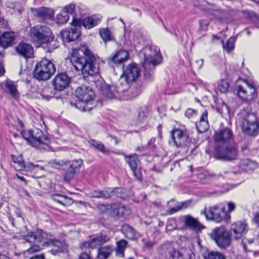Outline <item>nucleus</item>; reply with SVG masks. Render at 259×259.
<instances>
[{
	"label": "nucleus",
	"mask_w": 259,
	"mask_h": 259,
	"mask_svg": "<svg viewBox=\"0 0 259 259\" xmlns=\"http://www.w3.org/2000/svg\"><path fill=\"white\" fill-rule=\"evenodd\" d=\"M207 115V111L205 110L201 114L200 121L195 123L197 131L200 133H203L206 132L209 128Z\"/></svg>",
	"instance_id": "obj_29"
},
{
	"label": "nucleus",
	"mask_w": 259,
	"mask_h": 259,
	"mask_svg": "<svg viewBox=\"0 0 259 259\" xmlns=\"http://www.w3.org/2000/svg\"><path fill=\"white\" fill-rule=\"evenodd\" d=\"M110 214L114 218L123 217L127 212V208L125 205L113 203L111 205Z\"/></svg>",
	"instance_id": "obj_27"
},
{
	"label": "nucleus",
	"mask_w": 259,
	"mask_h": 259,
	"mask_svg": "<svg viewBox=\"0 0 259 259\" xmlns=\"http://www.w3.org/2000/svg\"><path fill=\"white\" fill-rule=\"evenodd\" d=\"M29 36L32 41L39 44H49L54 38L50 28L45 25H37L31 28Z\"/></svg>",
	"instance_id": "obj_8"
},
{
	"label": "nucleus",
	"mask_w": 259,
	"mask_h": 259,
	"mask_svg": "<svg viewBox=\"0 0 259 259\" xmlns=\"http://www.w3.org/2000/svg\"><path fill=\"white\" fill-rule=\"evenodd\" d=\"M142 243L144 250H149L152 248L156 241L154 239H151L149 237H144L142 239Z\"/></svg>",
	"instance_id": "obj_42"
},
{
	"label": "nucleus",
	"mask_w": 259,
	"mask_h": 259,
	"mask_svg": "<svg viewBox=\"0 0 259 259\" xmlns=\"http://www.w3.org/2000/svg\"><path fill=\"white\" fill-rule=\"evenodd\" d=\"M99 34L103 40L106 42L114 39L111 31L108 28H102L100 30Z\"/></svg>",
	"instance_id": "obj_39"
},
{
	"label": "nucleus",
	"mask_w": 259,
	"mask_h": 259,
	"mask_svg": "<svg viewBox=\"0 0 259 259\" xmlns=\"http://www.w3.org/2000/svg\"><path fill=\"white\" fill-rule=\"evenodd\" d=\"M89 196L91 198H100V190H97L91 192L89 194Z\"/></svg>",
	"instance_id": "obj_61"
},
{
	"label": "nucleus",
	"mask_w": 259,
	"mask_h": 259,
	"mask_svg": "<svg viewBox=\"0 0 259 259\" xmlns=\"http://www.w3.org/2000/svg\"><path fill=\"white\" fill-rule=\"evenodd\" d=\"M247 224L242 222H237L232 225L231 235H233L236 240L240 239L246 232Z\"/></svg>",
	"instance_id": "obj_25"
},
{
	"label": "nucleus",
	"mask_w": 259,
	"mask_h": 259,
	"mask_svg": "<svg viewBox=\"0 0 259 259\" xmlns=\"http://www.w3.org/2000/svg\"><path fill=\"white\" fill-rule=\"evenodd\" d=\"M124 158L131 169L139 166L140 160L137 154H133L130 155H125Z\"/></svg>",
	"instance_id": "obj_38"
},
{
	"label": "nucleus",
	"mask_w": 259,
	"mask_h": 259,
	"mask_svg": "<svg viewBox=\"0 0 259 259\" xmlns=\"http://www.w3.org/2000/svg\"><path fill=\"white\" fill-rule=\"evenodd\" d=\"M101 22V19L99 17L96 15H93L89 16L83 20L75 19L74 16L72 23L76 25V26H83L86 29H90L97 25Z\"/></svg>",
	"instance_id": "obj_20"
},
{
	"label": "nucleus",
	"mask_w": 259,
	"mask_h": 259,
	"mask_svg": "<svg viewBox=\"0 0 259 259\" xmlns=\"http://www.w3.org/2000/svg\"><path fill=\"white\" fill-rule=\"evenodd\" d=\"M70 82V78L65 72L58 73L52 81L54 89L58 91L64 90L69 85Z\"/></svg>",
	"instance_id": "obj_19"
},
{
	"label": "nucleus",
	"mask_w": 259,
	"mask_h": 259,
	"mask_svg": "<svg viewBox=\"0 0 259 259\" xmlns=\"http://www.w3.org/2000/svg\"><path fill=\"white\" fill-rule=\"evenodd\" d=\"M109 237L104 234H101L96 237L91 239L88 241L83 242L80 247L82 249L84 248H91L92 249L100 248L101 246L109 241Z\"/></svg>",
	"instance_id": "obj_16"
},
{
	"label": "nucleus",
	"mask_w": 259,
	"mask_h": 259,
	"mask_svg": "<svg viewBox=\"0 0 259 259\" xmlns=\"http://www.w3.org/2000/svg\"><path fill=\"white\" fill-rule=\"evenodd\" d=\"M99 61L100 58L86 45L73 50L70 58L74 69L81 71L84 79L92 82V85H94L103 96L108 99L116 98L115 90L110 91L113 85L106 84L100 76Z\"/></svg>",
	"instance_id": "obj_1"
},
{
	"label": "nucleus",
	"mask_w": 259,
	"mask_h": 259,
	"mask_svg": "<svg viewBox=\"0 0 259 259\" xmlns=\"http://www.w3.org/2000/svg\"><path fill=\"white\" fill-rule=\"evenodd\" d=\"M121 231L127 238L132 240H135L139 236L138 233L133 227L127 224L123 225Z\"/></svg>",
	"instance_id": "obj_33"
},
{
	"label": "nucleus",
	"mask_w": 259,
	"mask_h": 259,
	"mask_svg": "<svg viewBox=\"0 0 259 259\" xmlns=\"http://www.w3.org/2000/svg\"><path fill=\"white\" fill-rule=\"evenodd\" d=\"M229 84L227 80L221 79L218 83V89L221 93H226L229 90Z\"/></svg>",
	"instance_id": "obj_49"
},
{
	"label": "nucleus",
	"mask_w": 259,
	"mask_h": 259,
	"mask_svg": "<svg viewBox=\"0 0 259 259\" xmlns=\"http://www.w3.org/2000/svg\"><path fill=\"white\" fill-rule=\"evenodd\" d=\"M185 116L189 118H191L196 114V111L192 109H188L185 112Z\"/></svg>",
	"instance_id": "obj_59"
},
{
	"label": "nucleus",
	"mask_w": 259,
	"mask_h": 259,
	"mask_svg": "<svg viewBox=\"0 0 259 259\" xmlns=\"http://www.w3.org/2000/svg\"><path fill=\"white\" fill-rule=\"evenodd\" d=\"M171 138L177 147L188 146L190 140L187 135L179 129L174 130L171 132Z\"/></svg>",
	"instance_id": "obj_18"
},
{
	"label": "nucleus",
	"mask_w": 259,
	"mask_h": 259,
	"mask_svg": "<svg viewBox=\"0 0 259 259\" xmlns=\"http://www.w3.org/2000/svg\"><path fill=\"white\" fill-rule=\"evenodd\" d=\"M238 97L244 101H250L257 97V92L254 86L246 83L245 86L236 87Z\"/></svg>",
	"instance_id": "obj_13"
},
{
	"label": "nucleus",
	"mask_w": 259,
	"mask_h": 259,
	"mask_svg": "<svg viewBox=\"0 0 259 259\" xmlns=\"http://www.w3.org/2000/svg\"><path fill=\"white\" fill-rule=\"evenodd\" d=\"M169 259H184L183 254L179 250L172 249L169 251Z\"/></svg>",
	"instance_id": "obj_51"
},
{
	"label": "nucleus",
	"mask_w": 259,
	"mask_h": 259,
	"mask_svg": "<svg viewBox=\"0 0 259 259\" xmlns=\"http://www.w3.org/2000/svg\"><path fill=\"white\" fill-rule=\"evenodd\" d=\"M237 120L245 135L255 137L259 134V118L254 114L243 111L239 114Z\"/></svg>",
	"instance_id": "obj_4"
},
{
	"label": "nucleus",
	"mask_w": 259,
	"mask_h": 259,
	"mask_svg": "<svg viewBox=\"0 0 259 259\" xmlns=\"http://www.w3.org/2000/svg\"><path fill=\"white\" fill-rule=\"evenodd\" d=\"M147 116V111H144L142 109H140L138 115V120L140 122H142L144 120V119L146 118Z\"/></svg>",
	"instance_id": "obj_57"
},
{
	"label": "nucleus",
	"mask_w": 259,
	"mask_h": 259,
	"mask_svg": "<svg viewBox=\"0 0 259 259\" xmlns=\"http://www.w3.org/2000/svg\"><path fill=\"white\" fill-rule=\"evenodd\" d=\"M209 21L207 19H203L199 21L200 30L201 31H206L207 29Z\"/></svg>",
	"instance_id": "obj_56"
},
{
	"label": "nucleus",
	"mask_w": 259,
	"mask_h": 259,
	"mask_svg": "<svg viewBox=\"0 0 259 259\" xmlns=\"http://www.w3.org/2000/svg\"><path fill=\"white\" fill-rule=\"evenodd\" d=\"M129 84L130 83L126 81V80L121 77L119 83L116 85L113 86L110 91H112V90H115L116 98H123L124 99H125L126 92L128 89Z\"/></svg>",
	"instance_id": "obj_24"
},
{
	"label": "nucleus",
	"mask_w": 259,
	"mask_h": 259,
	"mask_svg": "<svg viewBox=\"0 0 259 259\" xmlns=\"http://www.w3.org/2000/svg\"><path fill=\"white\" fill-rule=\"evenodd\" d=\"M214 141L217 145H225L234 140V136L231 130L225 127L215 132Z\"/></svg>",
	"instance_id": "obj_14"
},
{
	"label": "nucleus",
	"mask_w": 259,
	"mask_h": 259,
	"mask_svg": "<svg viewBox=\"0 0 259 259\" xmlns=\"http://www.w3.org/2000/svg\"><path fill=\"white\" fill-rule=\"evenodd\" d=\"M246 17L251 21L257 28H259V16L252 11H246L245 13Z\"/></svg>",
	"instance_id": "obj_43"
},
{
	"label": "nucleus",
	"mask_w": 259,
	"mask_h": 259,
	"mask_svg": "<svg viewBox=\"0 0 259 259\" xmlns=\"http://www.w3.org/2000/svg\"><path fill=\"white\" fill-rule=\"evenodd\" d=\"M117 248L116 252L117 255L123 256L124 250L127 245V242L125 240H120L116 242Z\"/></svg>",
	"instance_id": "obj_44"
},
{
	"label": "nucleus",
	"mask_w": 259,
	"mask_h": 259,
	"mask_svg": "<svg viewBox=\"0 0 259 259\" xmlns=\"http://www.w3.org/2000/svg\"><path fill=\"white\" fill-rule=\"evenodd\" d=\"M75 95L78 99L75 104L76 108L83 111L91 110L94 92L91 88L84 85L79 87L75 91Z\"/></svg>",
	"instance_id": "obj_5"
},
{
	"label": "nucleus",
	"mask_w": 259,
	"mask_h": 259,
	"mask_svg": "<svg viewBox=\"0 0 259 259\" xmlns=\"http://www.w3.org/2000/svg\"><path fill=\"white\" fill-rule=\"evenodd\" d=\"M78 259H91L90 254L87 252H82L79 256Z\"/></svg>",
	"instance_id": "obj_63"
},
{
	"label": "nucleus",
	"mask_w": 259,
	"mask_h": 259,
	"mask_svg": "<svg viewBox=\"0 0 259 259\" xmlns=\"http://www.w3.org/2000/svg\"><path fill=\"white\" fill-rule=\"evenodd\" d=\"M238 166L242 170L254 169L257 167V164L249 159H241Z\"/></svg>",
	"instance_id": "obj_37"
},
{
	"label": "nucleus",
	"mask_w": 259,
	"mask_h": 259,
	"mask_svg": "<svg viewBox=\"0 0 259 259\" xmlns=\"http://www.w3.org/2000/svg\"><path fill=\"white\" fill-rule=\"evenodd\" d=\"M11 160L14 163H17L18 166V170H22V166H23L24 160L22 154L18 155H12Z\"/></svg>",
	"instance_id": "obj_46"
},
{
	"label": "nucleus",
	"mask_w": 259,
	"mask_h": 259,
	"mask_svg": "<svg viewBox=\"0 0 259 259\" xmlns=\"http://www.w3.org/2000/svg\"><path fill=\"white\" fill-rule=\"evenodd\" d=\"M140 69L136 64H129L123 70V75L121 78L126 80L128 82H135L140 75Z\"/></svg>",
	"instance_id": "obj_17"
},
{
	"label": "nucleus",
	"mask_w": 259,
	"mask_h": 259,
	"mask_svg": "<svg viewBox=\"0 0 259 259\" xmlns=\"http://www.w3.org/2000/svg\"><path fill=\"white\" fill-rule=\"evenodd\" d=\"M14 40V34L12 32H4L1 36H0V48L3 50L10 46ZM2 53L0 51V55H2Z\"/></svg>",
	"instance_id": "obj_31"
},
{
	"label": "nucleus",
	"mask_w": 259,
	"mask_h": 259,
	"mask_svg": "<svg viewBox=\"0 0 259 259\" xmlns=\"http://www.w3.org/2000/svg\"><path fill=\"white\" fill-rule=\"evenodd\" d=\"M22 137L34 147H38L42 145H48L49 143L48 137L45 135L43 132L38 128L33 130L21 132Z\"/></svg>",
	"instance_id": "obj_11"
},
{
	"label": "nucleus",
	"mask_w": 259,
	"mask_h": 259,
	"mask_svg": "<svg viewBox=\"0 0 259 259\" xmlns=\"http://www.w3.org/2000/svg\"><path fill=\"white\" fill-rule=\"evenodd\" d=\"M31 244H33L31 245V246L26 251L29 254H32L35 253L36 252H38L40 251L41 249V247L40 245L37 244L38 243L42 245L40 243H35V242H30Z\"/></svg>",
	"instance_id": "obj_50"
},
{
	"label": "nucleus",
	"mask_w": 259,
	"mask_h": 259,
	"mask_svg": "<svg viewBox=\"0 0 259 259\" xmlns=\"http://www.w3.org/2000/svg\"><path fill=\"white\" fill-rule=\"evenodd\" d=\"M24 239L27 242L40 243L43 246H51L50 252L54 255L68 251V246L65 242L55 239L51 234L41 229L28 232Z\"/></svg>",
	"instance_id": "obj_2"
},
{
	"label": "nucleus",
	"mask_w": 259,
	"mask_h": 259,
	"mask_svg": "<svg viewBox=\"0 0 259 259\" xmlns=\"http://www.w3.org/2000/svg\"><path fill=\"white\" fill-rule=\"evenodd\" d=\"M31 11L35 16L44 21L51 19L54 14L52 9L46 7L31 8Z\"/></svg>",
	"instance_id": "obj_22"
},
{
	"label": "nucleus",
	"mask_w": 259,
	"mask_h": 259,
	"mask_svg": "<svg viewBox=\"0 0 259 259\" xmlns=\"http://www.w3.org/2000/svg\"><path fill=\"white\" fill-rule=\"evenodd\" d=\"M6 6L10 9H15L17 5V3L16 2H13L11 1H7L6 3Z\"/></svg>",
	"instance_id": "obj_64"
},
{
	"label": "nucleus",
	"mask_w": 259,
	"mask_h": 259,
	"mask_svg": "<svg viewBox=\"0 0 259 259\" xmlns=\"http://www.w3.org/2000/svg\"><path fill=\"white\" fill-rule=\"evenodd\" d=\"M5 91L9 93L11 96L17 99L19 98V93L15 83L10 80H7L5 83Z\"/></svg>",
	"instance_id": "obj_35"
},
{
	"label": "nucleus",
	"mask_w": 259,
	"mask_h": 259,
	"mask_svg": "<svg viewBox=\"0 0 259 259\" xmlns=\"http://www.w3.org/2000/svg\"><path fill=\"white\" fill-rule=\"evenodd\" d=\"M239 152L236 143L217 145L215 148L214 157L225 161H233L238 159Z\"/></svg>",
	"instance_id": "obj_6"
},
{
	"label": "nucleus",
	"mask_w": 259,
	"mask_h": 259,
	"mask_svg": "<svg viewBox=\"0 0 259 259\" xmlns=\"http://www.w3.org/2000/svg\"><path fill=\"white\" fill-rule=\"evenodd\" d=\"M235 39V37H230L226 42L222 41L223 47L226 52L229 53L233 50Z\"/></svg>",
	"instance_id": "obj_45"
},
{
	"label": "nucleus",
	"mask_w": 259,
	"mask_h": 259,
	"mask_svg": "<svg viewBox=\"0 0 259 259\" xmlns=\"http://www.w3.org/2000/svg\"><path fill=\"white\" fill-rule=\"evenodd\" d=\"M113 251V248L111 245H107L101 247L98 249V259H107Z\"/></svg>",
	"instance_id": "obj_36"
},
{
	"label": "nucleus",
	"mask_w": 259,
	"mask_h": 259,
	"mask_svg": "<svg viewBox=\"0 0 259 259\" xmlns=\"http://www.w3.org/2000/svg\"><path fill=\"white\" fill-rule=\"evenodd\" d=\"M55 71L56 68L53 62L45 58L35 65L33 75L38 80L46 81L51 77Z\"/></svg>",
	"instance_id": "obj_7"
},
{
	"label": "nucleus",
	"mask_w": 259,
	"mask_h": 259,
	"mask_svg": "<svg viewBox=\"0 0 259 259\" xmlns=\"http://www.w3.org/2000/svg\"><path fill=\"white\" fill-rule=\"evenodd\" d=\"M141 88L136 82L129 84V87L126 92L125 100H129L137 97L141 92Z\"/></svg>",
	"instance_id": "obj_32"
},
{
	"label": "nucleus",
	"mask_w": 259,
	"mask_h": 259,
	"mask_svg": "<svg viewBox=\"0 0 259 259\" xmlns=\"http://www.w3.org/2000/svg\"><path fill=\"white\" fill-rule=\"evenodd\" d=\"M201 213H203L206 219L213 220L217 223H220L223 221H228L230 219V215L227 213L224 207L220 208L218 205H214L209 207L208 210H204Z\"/></svg>",
	"instance_id": "obj_12"
},
{
	"label": "nucleus",
	"mask_w": 259,
	"mask_h": 259,
	"mask_svg": "<svg viewBox=\"0 0 259 259\" xmlns=\"http://www.w3.org/2000/svg\"><path fill=\"white\" fill-rule=\"evenodd\" d=\"M8 27V21L0 15V28H6Z\"/></svg>",
	"instance_id": "obj_58"
},
{
	"label": "nucleus",
	"mask_w": 259,
	"mask_h": 259,
	"mask_svg": "<svg viewBox=\"0 0 259 259\" xmlns=\"http://www.w3.org/2000/svg\"><path fill=\"white\" fill-rule=\"evenodd\" d=\"M111 205L107 204H99L97 206V210L101 213L105 214L111 209Z\"/></svg>",
	"instance_id": "obj_52"
},
{
	"label": "nucleus",
	"mask_w": 259,
	"mask_h": 259,
	"mask_svg": "<svg viewBox=\"0 0 259 259\" xmlns=\"http://www.w3.org/2000/svg\"><path fill=\"white\" fill-rule=\"evenodd\" d=\"M128 56L127 51L125 50H120L117 51L112 57L108 58L109 63H113L114 64H119L125 61Z\"/></svg>",
	"instance_id": "obj_28"
},
{
	"label": "nucleus",
	"mask_w": 259,
	"mask_h": 259,
	"mask_svg": "<svg viewBox=\"0 0 259 259\" xmlns=\"http://www.w3.org/2000/svg\"><path fill=\"white\" fill-rule=\"evenodd\" d=\"M41 96L44 100L49 101L50 99L54 97V93L50 88H46L41 92Z\"/></svg>",
	"instance_id": "obj_48"
},
{
	"label": "nucleus",
	"mask_w": 259,
	"mask_h": 259,
	"mask_svg": "<svg viewBox=\"0 0 259 259\" xmlns=\"http://www.w3.org/2000/svg\"><path fill=\"white\" fill-rule=\"evenodd\" d=\"M206 11L209 15H212L213 18H215L222 23H229L233 21L230 13L226 11L208 8Z\"/></svg>",
	"instance_id": "obj_21"
},
{
	"label": "nucleus",
	"mask_w": 259,
	"mask_h": 259,
	"mask_svg": "<svg viewBox=\"0 0 259 259\" xmlns=\"http://www.w3.org/2000/svg\"><path fill=\"white\" fill-rule=\"evenodd\" d=\"M179 205V207H180V209H183V208H186L188 207H189L191 204V201L190 200L184 201L182 202H181L178 204Z\"/></svg>",
	"instance_id": "obj_60"
},
{
	"label": "nucleus",
	"mask_w": 259,
	"mask_h": 259,
	"mask_svg": "<svg viewBox=\"0 0 259 259\" xmlns=\"http://www.w3.org/2000/svg\"><path fill=\"white\" fill-rule=\"evenodd\" d=\"M72 28L66 29L60 32V35L64 43L73 42L78 39L81 35L79 27L72 22Z\"/></svg>",
	"instance_id": "obj_15"
},
{
	"label": "nucleus",
	"mask_w": 259,
	"mask_h": 259,
	"mask_svg": "<svg viewBox=\"0 0 259 259\" xmlns=\"http://www.w3.org/2000/svg\"><path fill=\"white\" fill-rule=\"evenodd\" d=\"M89 142L93 147L98 151L106 154L109 153V150L105 148L102 142L93 139L90 140Z\"/></svg>",
	"instance_id": "obj_40"
},
{
	"label": "nucleus",
	"mask_w": 259,
	"mask_h": 259,
	"mask_svg": "<svg viewBox=\"0 0 259 259\" xmlns=\"http://www.w3.org/2000/svg\"><path fill=\"white\" fill-rule=\"evenodd\" d=\"M133 171L135 178L139 181H142V175L141 172V168L140 167L138 166L134 169H131Z\"/></svg>",
	"instance_id": "obj_53"
},
{
	"label": "nucleus",
	"mask_w": 259,
	"mask_h": 259,
	"mask_svg": "<svg viewBox=\"0 0 259 259\" xmlns=\"http://www.w3.org/2000/svg\"><path fill=\"white\" fill-rule=\"evenodd\" d=\"M143 52L144 58L143 66L145 70L144 78L148 82L152 79V71L155 67L161 62L162 57L159 48L153 45L145 47Z\"/></svg>",
	"instance_id": "obj_3"
},
{
	"label": "nucleus",
	"mask_w": 259,
	"mask_h": 259,
	"mask_svg": "<svg viewBox=\"0 0 259 259\" xmlns=\"http://www.w3.org/2000/svg\"><path fill=\"white\" fill-rule=\"evenodd\" d=\"M183 222L186 227L195 231H200L204 228L196 219L189 215L185 217Z\"/></svg>",
	"instance_id": "obj_26"
},
{
	"label": "nucleus",
	"mask_w": 259,
	"mask_h": 259,
	"mask_svg": "<svg viewBox=\"0 0 259 259\" xmlns=\"http://www.w3.org/2000/svg\"><path fill=\"white\" fill-rule=\"evenodd\" d=\"M204 259H226L225 256L221 252L209 251L204 256Z\"/></svg>",
	"instance_id": "obj_41"
},
{
	"label": "nucleus",
	"mask_w": 259,
	"mask_h": 259,
	"mask_svg": "<svg viewBox=\"0 0 259 259\" xmlns=\"http://www.w3.org/2000/svg\"><path fill=\"white\" fill-rule=\"evenodd\" d=\"M69 19V16L65 11L62 10L60 14L57 15L56 22L59 24L66 23Z\"/></svg>",
	"instance_id": "obj_47"
},
{
	"label": "nucleus",
	"mask_w": 259,
	"mask_h": 259,
	"mask_svg": "<svg viewBox=\"0 0 259 259\" xmlns=\"http://www.w3.org/2000/svg\"><path fill=\"white\" fill-rule=\"evenodd\" d=\"M38 165H35L33 163L28 162L23 163V166H22V170L25 169L27 171H32L36 167H39Z\"/></svg>",
	"instance_id": "obj_55"
},
{
	"label": "nucleus",
	"mask_w": 259,
	"mask_h": 259,
	"mask_svg": "<svg viewBox=\"0 0 259 259\" xmlns=\"http://www.w3.org/2000/svg\"><path fill=\"white\" fill-rule=\"evenodd\" d=\"M54 162L56 164L62 166V169L64 172V179L68 182L73 179L75 174L79 171L83 161L79 158L70 161L59 160L55 161Z\"/></svg>",
	"instance_id": "obj_9"
},
{
	"label": "nucleus",
	"mask_w": 259,
	"mask_h": 259,
	"mask_svg": "<svg viewBox=\"0 0 259 259\" xmlns=\"http://www.w3.org/2000/svg\"><path fill=\"white\" fill-rule=\"evenodd\" d=\"M180 210H181L180 207H179V204H178L176 206L171 207V208H169V209H168L167 210V212H168V213L171 214H173V213L179 211Z\"/></svg>",
	"instance_id": "obj_62"
},
{
	"label": "nucleus",
	"mask_w": 259,
	"mask_h": 259,
	"mask_svg": "<svg viewBox=\"0 0 259 259\" xmlns=\"http://www.w3.org/2000/svg\"><path fill=\"white\" fill-rule=\"evenodd\" d=\"M75 9V4L71 3V4H69L68 5L65 6L63 8V9H62V10L65 11L66 13H67L68 16L69 14L73 15Z\"/></svg>",
	"instance_id": "obj_54"
},
{
	"label": "nucleus",
	"mask_w": 259,
	"mask_h": 259,
	"mask_svg": "<svg viewBox=\"0 0 259 259\" xmlns=\"http://www.w3.org/2000/svg\"><path fill=\"white\" fill-rule=\"evenodd\" d=\"M104 199H109L113 197L123 198L122 189L116 187L114 188H107L103 189Z\"/></svg>",
	"instance_id": "obj_30"
},
{
	"label": "nucleus",
	"mask_w": 259,
	"mask_h": 259,
	"mask_svg": "<svg viewBox=\"0 0 259 259\" xmlns=\"http://www.w3.org/2000/svg\"><path fill=\"white\" fill-rule=\"evenodd\" d=\"M231 235L230 233L224 227H215L208 234L210 239L221 249H225L230 245Z\"/></svg>",
	"instance_id": "obj_10"
},
{
	"label": "nucleus",
	"mask_w": 259,
	"mask_h": 259,
	"mask_svg": "<svg viewBox=\"0 0 259 259\" xmlns=\"http://www.w3.org/2000/svg\"><path fill=\"white\" fill-rule=\"evenodd\" d=\"M51 198L54 201L63 205L67 206L71 205L73 202V199L64 195L54 194L51 195Z\"/></svg>",
	"instance_id": "obj_34"
},
{
	"label": "nucleus",
	"mask_w": 259,
	"mask_h": 259,
	"mask_svg": "<svg viewBox=\"0 0 259 259\" xmlns=\"http://www.w3.org/2000/svg\"><path fill=\"white\" fill-rule=\"evenodd\" d=\"M15 51L19 56L25 58H29L33 54V47L29 44L20 42L15 47Z\"/></svg>",
	"instance_id": "obj_23"
}]
</instances>
